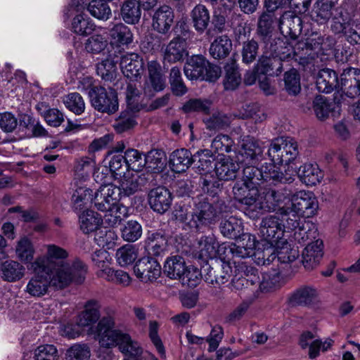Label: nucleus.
<instances>
[{"label":"nucleus","mask_w":360,"mask_h":360,"mask_svg":"<svg viewBox=\"0 0 360 360\" xmlns=\"http://www.w3.org/2000/svg\"><path fill=\"white\" fill-rule=\"evenodd\" d=\"M29 269L34 275L28 280L24 291L31 297L41 298L52 290H61L71 284L67 269L64 266L49 268L45 258H36Z\"/></svg>","instance_id":"nucleus-1"},{"label":"nucleus","mask_w":360,"mask_h":360,"mask_svg":"<svg viewBox=\"0 0 360 360\" xmlns=\"http://www.w3.org/2000/svg\"><path fill=\"white\" fill-rule=\"evenodd\" d=\"M114 318L111 316H103L98 322L94 332L101 347L110 348L117 346L120 351L126 356L138 357L141 355L143 349L139 342L131 338L120 330H113Z\"/></svg>","instance_id":"nucleus-2"},{"label":"nucleus","mask_w":360,"mask_h":360,"mask_svg":"<svg viewBox=\"0 0 360 360\" xmlns=\"http://www.w3.org/2000/svg\"><path fill=\"white\" fill-rule=\"evenodd\" d=\"M290 207L280 210L281 214L285 217L287 226L294 228L301 217H311L316 214L319 207L316 197L311 191H300L291 199Z\"/></svg>","instance_id":"nucleus-3"},{"label":"nucleus","mask_w":360,"mask_h":360,"mask_svg":"<svg viewBox=\"0 0 360 360\" xmlns=\"http://www.w3.org/2000/svg\"><path fill=\"white\" fill-rule=\"evenodd\" d=\"M46 250V255L39 256L37 258L46 259V265L49 268L64 266L67 269V271L70 277V283L73 282L82 283L84 282L87 272V267L82 261L77 260L72 265L62 261L56 262L53 260L67 258L68 257V252L65 249L53 244L47 245Z\"/></svg>","instance_id":"nucleus-4"},{"label":"nucleus","mask_w":360,"mask_h":360,"mask_svg":"<svg viewBox=\"0 0 360 360\" xmlns=\"http://www.w3.org/2000/svg\"><path fill=\"white\" fill-rule=\"evenodd\" d=\"M335 43V39L333 37L315 35L300 40L297 49L305 51L307 63H308L319 57L322 60L323 56L333 53Z\"/></svg>","instance_id":"nucleus-5"},{"label":"nucleus","mask_w":360,"mask_h":360,"mask_svg":"<svg viewBox=\"0 0 360 360\" xmlns=\"http://www.w3.org/2000/svg\"><path fill=\"white\" fill-rule=\"evenodd\" d=\"M299 154L297 141L290 137H278L274 139L269 148L270 160L277 164L288 165Z\"/></svg>","instance_id":"nucleus-6"},{"label":"nucleus","mask_w":360,"mask_h":360,"mask_svg":"<svg viewBox=\"0 0 360 360\" xmlns=\"http://www.w3.org/2000/svg\"><path fill=\"white\" fill-rule=\"evenodd\" d=\"M300 41H288L281 38L274 39L266 42V48L269 49L271 54H274L281 62L290 59L300 60L302 63H307L305 51L298 50Z\"/></svg>","instance_id":"nucleus-7"},{"label":"nucleus","mask_w":360,"mask_h":360,"mask_svg":"<svg viewBox=\"0 0 360 360\" xmlns=\"http://www.w3.org/2000/svg\"><path fill=\"white\" fill-rule=\"evenodd\" d=\"M89 96L92 106L99 112L112 114L118 110L117 93L112 88L96 86L89 91Z\"/></svg>","instance_id":"nucleus-8"},{"label":"nucleus","mask_w":360,"mask_h":360,"mask_svg":"<svg viewBox=\"0 0 360 360\" xmlns=\"http://www.w3.org/2000/svg\"><path fill=\"white\" fill-rule=\"evenodd\" d=\"M202 278L210 284H224L229 281L232 276L231 263L212 260L206 262L201 269Z\"/></svg>","instance_id":"nucleus-9"},{"label":"nucleus","mask_w":360,"mask_h":360,"mask_svg":"<svg viewBox=\"0 0 360 360\" xmlns=\"http://www.w3.org/2000/svg\"><path fill=\"white\" fill-rule=\"evenodd\" d=\"M281 218L277 215H269L262 219L260 224V234L264 240L269 243L271 245L282 242L284 240L285 217L280 214Z\"/></svg>","instance_id":"nucleus-10"},{"label":"nucleus","mask_w":360,"mask_h":360,"mask_svg":"<svg viewBox=\"0 0 360 360\" xmlns=\"http://www.w3.org/2000/svg\"><path fill=\"white\" fill-rule=\"evenodd\" d=\"M271 246L272 248H267L263 252V264H269L276 259L278 262L288 264L295 261L298 257V251L290 248L287 239L281 240Z\"/></svg>","instance_id":"nucleus-11"},{"label":"nucleus","mask_w":360,"mask_h":360,"mask_svg":"<svg viewBox=\"0 0 360 360\" xmlns=\"http://www.w3.org/2000/svg\"><path fill=\"white\" fill-rule=\"evenodd\" d=\"M219 212L217 207L206 200L195 203L191 220L188 222L191 228L199 229L201 226L214 223Z\"/></svg>","instance_id":"nucleus-12"},{"label":"nucleus","mask_w":360,"mask_h":360,"mask_svg":"<svg viewBox=\"0 0 360 360\" xmlns=\"http://www.w3.org/2000/svg\"><path fill=\"white\" fill-rule=\"evenodd\" d=\"M281 164H277L271 161L269 163H264L259 168L258 175L259 179L264 181H272L275 183H292L294 178V170L288 166L287 168L284 166V172L281 171Z\"/></svg>","instance_id":"nucleus-13"},{"label":"nucleus","mask_w":360,"mask_h":360,"mask_svg":"<svg viewBox=\"0 0 360 360\" xmlns=\"http://www.w3.org/2000/svg\"><path fill=\"white\" fill-rule=\"evenodd\" d=\"M264 149L259 142L253 138L243 140L241 147L236 155V161L240 165L258 164L263 159Z\"/></svg>","instance_id":"nucleus-14"},{"label":"nucleus","mask_w":360,"mask_h":360,"mask_svg":"<svg viewBox=\"0 0 360 360\" xmlns=\"http://www.w3.org/2000/svg\"><path fill=\"white\" fill-rule=\"evenodd\" d=\"M120 190L117 186L112 184H102L99 188L94 192V204L99 211H106L119 205Z\"/></svg>","instance_id":"nucleus-15"},{"label":"nucleus","mask_w":360,"mask_h":360,"mask_svg":"<svg viewBox=\"0 0 360 360\" xmlns=\"http://www.w3.org/2000/svg\"><path fill=\"white\" fill-rule=\"evenodd\" d=\"M334 341L330 338L322 340L317 338L311 332L306 331L301 334L299 339V345L302 349H309L308 356L314 359L320 355V352L328 351L333 345Z\"/></svg>","instance_id":"nucleus-16"},{"label":"nucleus","mask_w":360,"mask_h":360,"mask_svg":"<svg viewBox=\"0 0 360 360\" xmlns=\"http://www.w3.org/2000/svg\"><path fill=\"white\" fill-rule=\"evenodd\" d=\"M101 304L98 301L91 300L86 302L84 309L79 314L77 320V324L82 328H89V334L94 335V338L98 340V335L94 332L97 328L93 326L97 323L101 317L100 314Z\"/></svg>","instance_id":"nucleus-17"},{"label":"nucleus","mask_w":360,"mask_h":360,"mask_svg":"<svg viewBox=\"0 0 360 360\" xmlns=\"http://www.w3.org/2000/svg\"><path fill=\"white\" fill-rule=\"evenodd\" d=\"M339 91L350 98H355L360 95L359 69L349 68L344 70L340 75Z\"/></svg>","instance_id":"nucleus-18"},{"label":"nucleus","mask_w":360,"mask_h":360,"mask_svg":"<svg viewBox=\"0 0 360 360\" xmlns=\"http://www.w3.org/2000/svg\"><path fill=\"white\" fill-rule=\"evenodd\" d=\"M288 302L292 307H311L319 302V293L317 289L312 286H302L290 294Z\"/></svg>","instance_id":"nucleus-19"},{"label":"nucleus","mask_w":360,"mask_h":360,"mask_svg":"<svg viewBox=\"0 0 360 360\" xmlns=\"http://www.w3.org/2000/svg\"><path fill=\"white\" fill-rule=\"evenodd\" d=\"M136 276L141 281H153L161 274V266L154 259L143 257L139 259L134 266Z\"/></svg>","instance_id":"nucleus-20"},{"label":"nucleus","mask_w":360,"mask_h":360,"mask_svg":"<svg viewBox=\"0 0 360 360\" xmlns=\"http://www.w3.org/2000/svg\"><path fill=\"white\" fill-rule=\"evenodd\" d=\"M120 65L124 75L130 79H137L143 71V60L136 53H127L122 55Z\"/></svg>","instance_id":"nucleus-21"},{"label":"nucleus","mask_w":360,"mask_h":360,"mask_svg":"<svg viewBox=\"0 0 360 360\" xmlns=\"http://www.w3.org/2000/svg\"><path fill=\"white\" fill-rule=\"evenodd\" d=\"M214 169L219 179L229 181L236 177L239 165L237 161H233L229 156L219 154L214 165Z\"/></svg>","instance_id":"nucleus-22"},{"label":"nucleus","mask_w":360,"mask_h":360,"mask_svg":"<svg viewBox=\"0 0 360 360\" xmlns=\"http://www.w3.org/2000/svg\"><path fill=\"white\" fill-rule=\"evenodd\" d=\"M269 49L265 44L264 51L262 56L257 63V69L259 74L263 75H278L283 70L282 63L274 54H271Z\"/></svg>","instance_id":"nucleus-23"},{"label":"nucleus","mask_w":360,"mask_h":360,"mask_svg":"<svg viewBox=\"0 0 360 360\" xmlns=\"http://www.w3.org/2000/svg\"><path fill=\"white\" fill-rule=\"evenodd\" d=\"M148 202L155 212L164 213L170 207L172 203L171 193L165 187L155 188L148 193Z\"/></svg>","instance_id":"nucleus-24"},{"label":"nucleus","mask_w":360,"mask_h":360,"mask_svg":"<svg viewBox=\"0 0 360 360\" xmlns=\"http://www.w3.org/2000/svg\"><path fill=\"white\" fill-rule=\"evenodd\" d=\"M297 176L302 184L307 186H313L321 181L323 172L317 164L307 162L299 167Z\"/></svg>","instance_id":"nucleus-25"},{"label":"nucleus","mask_w":360,"mask_h":360,"mask_svg":"<svg viewBox=\"0 0 360 360\" xmlns=\"http://www.w3.org/2000/svg\"><path fill=\"white\" fill-rule=\"evenodd\" d=\"M172 9L163 5L158 8L153 15V27L160 33L165 34L169 31L174 21Z\"/></svg>","instance_id":"nucleus-26"},{"label":"nucleus","mask_w":360,"mask_h":360,"mask_svg":"<svg viewBox=\"0 0 360 360\" xmlns=\"http://www.w3.org/2000/svg\"><path fill=\"white\" fill-rule=\"evenodd\" d=\"M289 230L293 231V238L295 240L301 244L304 245L309 240L314 239L317 236V229L315 225L311 221L304 219L297 220V224L294 228L288 227Z\"/></svg>","instance_id":"nucleus-27"},{"label":"nucleus","mask_w":360,"mask_h":360,"mask_svg":"<svg viewBox=\"0 0 360 360\" xmlns=\"http://www.w3.org/2000/svg\"><path fill=\"white\" fill-rule=\"evenodd\" d=\"M323 243L316 240L309 243L302 252V263L305 269L310 270L316 267L323 257Z\"/></svg>","instance_id":"nucleus-28"},{"label":"nucleus","mask_w":360,"mask_h":360,"mask_svg":"<svg viewBox=\"0 0 360 360\" xmlns=\"http://www.w3.org/2000/svg\"><path fill=\"white\" fill-rule=\"evenodd\" d=\"M339 82L337 73L326 68L319 71L316 78V87L319 92L329 94L336 89L339 91Z\"/></svg>","instance_id":"nucleus-29"},{"label":"nucleus","mask_w":360,"mask_h":360,"mask_svg":"<svg viewBox=\"0 0 360 360\" xmlns=\"http://www.w3.org/2000/svg\"><path fill=\"white\" fill-rule=\"evenodd\" d=\"M186 40L180 37L173 39L166 46L164 51V60L169 63L181 60L186 56Z\"/></svg>","instance_id":"nucleus-30"},{"label":"nucleus","mask_w":360,"mask_h":360,"mask_svg":"<svg viewBox=\"0 0 360 360\" xmlns=\"http://www.w3.org/2000/svg\"><path fill=\"white\" fill-rule=\"evenodd\" d=\"M257 243V240L254 235L248 233H243L237 243L233 244L236 257L246 258L255 255Z\"/></svg>","instance_id":"nucleus-31"},{"label":"nucleus","mask_w":360,"mask_h":360,"mask_svg":"<svg viewBox=\"0 0 360 360\" xmlns=\"http://www.w3.org/2000/svg\"><path fill=\"white\" fill-rule=\"evenodd\" d=\"M193 162V155L187 149H178L170 155L169 163L171 168L176 173L185 172Z\"/></svg>","instance_id":"nucleus-32"},{"label":"nucleus","mask_w":360,"mask_h":360,"mask_svg":"<svg viewBox=\"0 0 360 360\" xmlns=\"http://www.w3.org/2000/svg\"><path fill=\"white\" fill-rule=\"evenodd\" d=\"M244 205V213L252 219H258L265 212L262 195L257 191V194L251 195L242 202Z\"/></svg>","instance_id":"nucleus-33"},{"label":"nucleus","mask_w":360,"mask_h":360,"mask_svg":"<svg viewBox=\"0 0 360 360\" xmlns=\"http://www.w3.org/2000/svg\"><path fill=\"white\" fill-rule=\"evenodd\" d=\"M336 3V0L317 1L311 11L312 19L319 24L326 23L331 18L332 8Z\"/></svg>","instance_id":"nucleus-34"},{"label":"nucleus","mask_w":360,"mask_h":360,"mask_svg":"<svg viewBox=\"0 0 360 360\" xmlns=\"http://www.w3.org/2000/svg\"><path fill=\"white\" fill-rule=\"evenodd\" d=\"M94 21L84 13L76 15L72 20L71 30L82 37L90 35L96 30Z\"/></svg>","instance_id":"nucleus-35"},{"label":"nucleus","mask_w":360,"mask_h":360,"mask_svg":"<svg viewBox=\"0 0 360 360\" xmlns=\"http://www.w3.org/2000/svg\"><path fill=\"white\" fill-rule=\"evenodd\" d=\"M2 278L8 282H16L25 275V268L20 263L9 260L4 262L1 266Z\"/></svg>","instance_id":"nucleus-36"},{"label":"nucleus","mask_w":360,"mask_h":360,"mask_svg":"<svg viewBox=\"0 0 360 360\" xmlns=\"http://www.w3.org/2000/svg\"><path fill=\"white\" fill-rule=\"evenodd\" d=\"M240 269L243 272L240 276H236L232 279V284L233 287L237 289H243V288H248L250 285H253L256 283H259V277L257 276V271L252 266L241 265Z\"/></svg>","instance_id":"nucleus-37"},{"label":"nucleus","mask_w":360,"mask_h":360,"mask_svg":"<svg viewBox=\"0 0 360 360\" xmlns=\"http://www.w3.org/2000/svg\"><path fill=\"white\" fill-rule=\"evenodd\" d=\"M218 242L212 236H202L198 241L199 257L205 261L217 258Z\"/></svg>","instance_id":"nucleus-38"},{"label":"nucleus","mask_w":360,"mask_h":360,"mask_svg":"<svg viewBox=\"0 0 360 360\" xmlns=\"http://www.w3.org/2000/svg\"><path fill=\"white\" fill-rule=\"evenodd\" d=\"M191 16L195 30L202 33L207 28L210 21L208 9L202 4L196 5L192 10Z\"/></svg>","instance_id":"nucleus-39"},{"label":"nucleus","mask_w":360,"mask_h":360,"mask_svg":"<svg viewBox=\"0 0 360 360\" xmlns=\"http://www.w3.org/2000/svg\"><path fill=\"white\" fill-rule=\"evenodd\" d=\"M206 60L200 56H192L185 64L184 73L189 79H202L205 70Z\"/></svg>","instance_id":"nucleus-40"},{"label":"nucleus","mask_w":360,"mask_h":360,"mask_svg":"<svg viewBox=\"0 0 360 360\" xmlns=\"http://www.w3.org/2000/svg\"><path fill=\"white\" fill-rule=\"evenodd\" d=\"M80 229L84 233L98 231L102 218L97 212L87 210L79 216Z\"/></svg>","instance_id":"nucleus-41"},{"label":"nucleus","mask_w":360,"mask_h":360,"mask_svg":"<svg viewBox=\"0 0 360 360\" xmlns=\"http://www.w3.org/2000/svg\"><path fill=\"white\" fill-rule=\"evenodd\" d=\"M94 192L87 187H79L74 191L72 196V207L75 211H80L83 208L94 202Z\"/></svg>","instance_id":"nucleus-42"},{"label":"nucleus","mask_w":360,"mask_h":360,"mask_svg":"<svg viewBox=\"0 0 360 360\" xmlns=\"http://www.w3.org/2000/svg\"><path fill=\"white\" fill-rule=\"evenodd\" d=\"M219 228L221 234L230 239H236L243 233V223L235 217H230L229 219L223 220Z\"/></svg>","instance_id":"nucleus-43"},{"label":"nucleus","mask_w":360,"mask_h":360,"mask_svg":"<svg viewBox=\"0 0 360 360\" xmlns=\"http://www.w3.org/2000/svg\"><path fill=\"white\" fill-rule=\"evenodd\" d=\"M232 48V42L226 35L217 37L212 42L210 47V53L215 59L226 57Z\"/></svg>","instance_id":"nucleus-44"},{"label":"nucleus","mask_w":360,"mask_h":360,"mask_svg":"<svg viewBox=\"0 0 360 360\" xmlns=\"http://www.w3.org/2000/svg\"><path fill=\"white\" fill-rule=\"evenodd\" d=\"M301 22L302 20L299 16L291 12H286L280 18L279 28L286 34L296 35V33L302 30Z\"/></svg>","instance_id":"nucleus-45"},{"label":"nucleus","mask_w":360,"mask_h":360,"mask_svg":"<svg viewBox=\"0 0 360 360\" xmlns=\"http://www.w3.org/2000/svg\"><path fill=\"white\" fill-rule=\"evenodd\" d=\"M112 41L117 45H128L133 41L131 30L123 23L115 25L110 30Z\"/></svg>","instance_id":"nucleus-46"},{"label":"nucleus","mask_w":360,"mask_h":360,"mask_svg":"<svg viewBox=\"0 0 360 360\" xmlns=\"http://www.w3.org/2000/svg\"><path fill=\"white\" fill-rule=\"evenodd\" d=\"M140 6L136 0L124 1L121 8V14L125 22L136 24L139 21L141 15Z\"/></svg>","instance_id":"nucleus-47"},{"label":"nucleus","mask_w":360,"mask_h":360,"mask_svg":"<svg viewBox=\"0 0 360 360\" xmlns=\"http://www.w3.org/2000/svg\"><path fill=\"white\" fill-rule=\"evenodd\" d=\"M186 267L183 257L176 255L167 259L164 265V271L171 278L180 279Z\"/></svg>","instance_id":"nucleus-48"},{"label":"nucleus","mask_w":360,"mask_h":360,"mask_svg":"<svg viewBox=\"0 0 360 360\" xmlns=\"http://www.w3.org/2000/svg\"><path fill=\"white\" fill-rule=\"evenodd\" d=\"M262 195L265 212L278 211L277 214H281L280 210L285 208L284 207H280L281 203L285 198L283 195L271 189L268 190Z\"/></svg>","instance_id":"nucleus-49"},{"label":"nucleus","mask_w":360,"mask_h":360,"mask_svg":"<svg viewBox=\"0 0 360 360\" xmlns=\"http://www.w3.org/2000/svg\"><path fill=\"white\" fill-rule=\"evenodd\" d=\"M257 188L254 183L240 179L236 181L233 187L234 198L241 203L245 200V198L251 195L257 194Z\"/></svg>","instance_id":"nucleus-50"},{"label":"nucleus","mask_w":360,"mask_h":360,"mask_svg":"<svg viewBox=\"0 0 360 360\" xmlns=\"http://www.w3.org/2000/svg\"><path fill=\"white\" fill-rule=\"evenodd\" d=\"M102 212H104L102 220L110 227L120 224L122 219L127 216V207L122 205L114 206L113 208Z\"/></svg>","instance_id":"nucleus-51"},{"label":"nucleus","mask_w":360,"mask_h":360,"mask_svg":"<svg viewBox=\"0 0 360 360\" xmlns=\"http://www.w3.org/2000/svg\"><path fill=\"white\" fill-rule=\"evenodd\" d=\"M99 277L122 286H128L131 281L127 272L121 269L115 270L112 268L102 271L99 274Z\"/></svg>","instance_id":"nucleus-52"},{"label":"nucleus","mask_w":360,"mask_h":360,"mask_svg":"<svg viewBox=\"0 0 360 360\" xmlns=\"http://www.w3.org/2000/svg\"><path fill=\"white\" fill-rule=\"evenodd\" d=\"M224 69L226 72L224 81V87L226 89L233 90L238 87L241 81L238 65L235 61L232 60L225 65Z\"/></svg>","instance_id":"nucleus-53"},{"label":"nucleus","mask_w":360,"mask_h":360,"mask_svg":"<svg viewBox=\"0 0 360 360\" xmlns=\"http://www.w3.org/2000/svg\"><path fill=\"white\" fill-rule=\"evenodd\" d=\"M137 257L138 249L133 245H123L116 252L117 262L121 266L132 264Z\"/></svg>","instance_id":"nucleus-54"},{"label":"nucleus","mask_w":360,"mask_h":360,"mask_svg":"<svg viewBox=\"0 0 360 360\" xmlns=\"http://www.w3.org/2000/svg\"><path fill=\"white\" fill-rule=\"evenodd\" d=\"M335 104L329 102L326 97L316 96L313 101V108L317 118L324 120L328 117L330 112L335 109Z\"/></svg>","instance_id":"nucleus-55"},{"label":"nucleus","mask_w":360,"mask_h":360,"mask_svg":"<svg viewBox=\"0 0 360 360\" xmlns=\"http://www.w3.org/2000/svg\"><path fill=\"white\" fill-rule=\"evenodd\" d=\"M103 1L104 0L91 1L87 6V10L95 18L101 20H107L111 15V9Z\"/></svg>","instance_id":"nucleus-56"},{"label":"nucleus","mask_w":360,"mask_h":360,"mask_svg":"<svg viewBox=\"0 0 360 360\" xmlns=\"http://www.w3.org/2000/svg\"><path fill=\"white\" fill-rule=\"evenodd\" d=\"M63 101L65 107L75 115H81L84 112L85 103L79 93L68 94L63 97Z\"/></svg>","instance_id":"nucleus-57"},{"label":"nucleus","mask_w":360,"mask_h":360,"mask_svg":"<svg viewBox=\"0 0 360 360\" xmlns=\"http://www.w3.org/2000/svg\"><path fill=\"white\" fill-rule=\"evenodd\" d=\"M15 252L18 258L27 263L33 259L34 249L32 242L27 237H23L17 243Z\"/></svg>","instance_id":"nucleus-58"},{"label":"nucleus","mask_w":360,"mask_h":360,"mask_svg":"<svg viewBox=\"0 0 360 360\" xmlns=\"http://www.w3.org/2000/svg\"><path fill=\"white\" fill-rule=\"evenodd\" d=\"M108 44L106 37L101 34H94L85 42L84 46L87 52L94 54L101 53Z\"/></svg>","instance_id":"nucleus-59"},{"label":"nucleus","mask_w":360,"mask_h":360,"mask_svg":"<svg viewBox=\"0 0 360 360\" xmlns=\"http://www.w3.org/2000/svg\"><path fill=\"white\" fill-rule=\"evenodd\" d=\"M124 155L128 169L140 172L145 167V155L139 150L136 149H129L126 150Z\"/></svg>","instance_id":"nucleus-60"},{"label":"nucleus","mask_w":360,"mask_h":360,"mask_svg":"<svg viewBox=\"0 0 360 360\" xmlns=\"http://www.w3.org/2000/svg\"><path fill=\"white\" fill-rule=\"evenodd\" d=\"M117 236L112 229L106 228L100 229L96 231L94 240L100 247L111 248L115 243Z\"/></svg>","instance_id":"nucleus-61"},{"label":"nucleus","mask_w":360,"mask_h":360,"mask_svg":"<svg viewBox=\"0 0 360 360\" xmlns=\"http://www.w3.org/2000/svg\"><path fill=\"white\" fill-rule=\"evenodd\" d=\"M193 162L197 161L198 168L203 172H208L212 168L213 153L208 149L198 150L193 156Z\"/></svg>","instance_id":"nucleus-62"},{"label":"nucleus","mask_w":360,"mask_h":360,"mask_svg":"<svg viewBox=\"0 0 360 360\" xmlns=\"http://www.w3.org/2000/svg\"><path fill=\"white\" fill-rule=\"evenodd\" d=\"M202 279V272L197 267L189 266L186 267L182 276L180 278L184 285L189 288H194L200 282Z\"/></svg>","instance_id":"nucleus-63"},{"label":"nucleus","mask_w":360,"mask_h":360,"mask_svg":"<svg viewBox=\"0 0 360 360\" xmlns=\"http://www.w3.org/2000/svg\"><path fill=\"white\" fill-rule=\"evenodd\" d=\"M122 238L129 242L137 240L142 234L141 226L136 221H129L121 229Z\"/></svg>","instance_id":"nucleus-64"}]
</instances>
